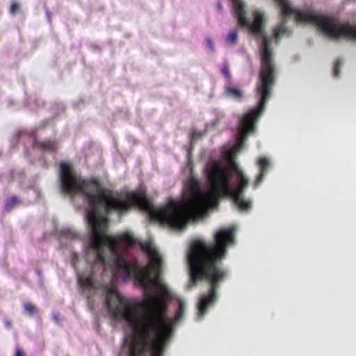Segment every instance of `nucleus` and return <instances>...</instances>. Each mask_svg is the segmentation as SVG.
Returning a JSON list of instances; mask_svg holds the SVG:
<instances>
[{
	"label": "nucleus",
	"mask_w": 356,
	"mask_h": 356,
	"mask_svg": "<svg viewBox=\"0 0 356 356\" xmlns=\"http://www.w3.org/2000/svg\"><path fill=\"white\" fill-rule=\"evenodd\" d=\"M230 170L236 182L234 187L231 184L230 172L221 161H211L205 168L211 188L210 193L202 191L198 180L191 177L184 186V198L181 201L170 200L162 209H155L145 194L136 191L127 192L124 199L114 196L99 180L81 179L75 174L70 163L63 161L60 163V190L71 196L81 194L87 199L92 209L87 216L92 228L90 248L96 252V261L105 264L107 260L105 248L110 243L113 250L115 242L112 236L105 235L106 225L105 219L99 214L102 209L106 215L113 212L122 215L133 208H138L149 213L162 225L172 229H182L188 218L204 216L218 198H232L238 209V165L231 163Z\"/></svg>",
	"instance_id": "f257e3e1"
},
{
	"label": "nucleus",
	"mask_w": 356,
	"mask_h": 356,
	"mask_svg": "<svg viewBox=\"0 0 356 356\" xmlns=\"http://www.w3.org/2000/svg\"><path fill=\"white\" fill-rule=\"evenodd\" d=\"M141 250L149 257V264L142 266L138 260L127 261L120 257L115 261L117 270L132 276L136 285L145 294L143 301L129 300L122 296L115 287L106 286V305L110 314L115 318L124 320L134 329H139L141 322L154 319L158 321L157 329H173L172 323L167 315L168 305L165 298L168 291L160 281L161 258L152 245L140 242Z\"/></svg>",
	"instance_id": "f03ea898"
},
{
	"label": "nucleus",
	"mask_w": 356,
	"mask_h": 356,
	"mask_svg": "<svg viewBox=\"0 0 356 356\" xmlns=\"http://www.w3.org/2000/svg\"><path fill=\"white\" fill-rule=\"evenodd\" d=\"M234 228L221 229L216 233L214 243L196 240L191 245L188 255L191 278L187 289L191 290L201 280L210 284L209 291L199 299L197 317L200 319L214 305L219 286L227 276V270L222 267V261L226 257L228 245L234 242Z\"/></svg>",
	"instance_id": "7ed1b4c3"
},
{
	"label": "nucleus",
	"mask_w": 356,
	"mask_h": 356,
	"mask_svg": "<svg viewBox=\"0 0 356 356\" xmlns=\"http://www.w3.org/2000/svg\"><path fill=\"white\" fill-rule=\"evenodd\" d=\"M281 7L282 24L273 29L275 38L278 40L287 32L286 19L291 15L295 17L297 23L310 24L316 26L327 37L332 39L345 38L356 41V26L340 23L337 17L312 12H305L289 5L288 0H275Z\"/></svg>",
	"instance_id": "20e7f679"
},
{
	"label": "nucleus",
	"mask_w": 356,
	"mask_h": 356,
	"mask_svg": "<svg viewBox=\"0 0 356 356\" xmlns=\"http://www.w3.org/2000/svg\"><path fill=\"white\" fill-rule=\"evenodd\" d=\"M139 329H134L129 346V356H163L165 346L170 341L173 329H157L158 321L149 319L141 322Z\"/></svg>",
	"instance_id": "39448f33"
},
{
	"label": "nucleus",
	"mask_w": 356,
	"mask_h": 356,
	"mask_svg": "<svg viewBox=\"0 0 356 356\" xmlns=\"http://www.w3.org/2000/svg\"><path fill=\"white\" fill-rule=\"evenodd\" d=\"M234 10L237 17L238 25L242 28H247L254 35H261L262 38H268L264 33L265 19L264 15L258 10L252 13L254 20L252 22L245 17V6L241 0H231Z\"/></svg>",
	"instance_id": "423d86ee"
},
{
	"label": "nucleus",
	"mask_w": 356,
	"mask_h": 356,
	"mask_svg": "<svg viewBox=\"0 0 356 356\" xmlns=\"http://www.w3.org/2000/svg\"><path fill=\"white\" fill-rule=\"evenodd\" d=\"M112 240L114 241V250H113L111 245L108 243L107 248L110 250L111 254L115 257L114 262L120 257H124L120 254L121 249L126 247H131L135 243V239L132 234L124 233L118 236H113Z\"/></svg>",
	"instance_id": "0eeeda50"
},
{
	"label": "nucleus",
	"mask_w": 356,
	"mask_h": 356,
	"mask_svg": "<svg viewBox=\"0 0 356 356\" xmlns=\"http://www.w3.org/2000/svg\"><path fill=\"white\" fill-rule=\"evenodd\" d=\"M260 172L254 183V188H257L263 181L270 165L269 161L266 158H261L258 161Z\"/></svg>",
	"instance_id": "6e6552de"
},
{
	"label": "nucleus",
	"mask_w": 356,
	"mask_h": 356,
	"mask_svg": "<svg viewBox=\"0 0 356 356\" xmlns=\"http://www.w3.org/2000/svg\"><path fill=\"white\" fill-rule=\"evenodd\" d=\"M33 145L34 147L38 148L43 152H54L58 148L57 143L54 140H47L39 141L37 139L33 140Z\"/></svg>",
	"instance_id": "1a4fd4ad"
},
{
	"label": "nucleus",
	"mask_w": 356,
	"mask_h": 356,
	"mask_svg": "<svg viewBox=\"0 0 356 356\" xmlns=\"http://www.w3.org/2000/svg\"><path fill=\"white\" fill-rule=\"evenodd\" d=\"M77 278L78 282L83 289L90 290L96 289L95 281L93 279L92 275L84 277L83 275L79 273L77 275Z\"/></svg>",
	"instance_id": "9d476101"
},
{
	"label": "nucleus",
	"mask_w": 356,
	"mask_h": 356,
	"mask_svg": "<svg viewBox=\"0 0 356 356\" xmlns=\"http://www.w3.org/2000/svg\"><path fill=\"white\" fill-rule=\"evenodd\" d=\"M225 94H226V95H227L234 99H236V100H241L243 97L242 92L239 89L235 88H232V87L226 88H225Z\"/></svg>",
	"instance_id": "9b49d317"
},
{
	"label": "nucleus",
	"mask_w": 356,
	"mask_h": 356,
	"mask_svg": "<svg viewBox=\"0 0 356 356\" xmlns=\"http://www.w3.org/2000/svg\"><path fill=\"white\" fill-rule=\"evenodd\" d=\"M184 314V304L183 302L179 301V307L177 310L175 312V316H174V321L175 323H178L183 318Z\"/></svg>",
	"instance_id": "f8f14e48"
},
{
	"label": "nucleus",
	"mask_w": 356,
	"mask_h": 356,
	"mask_svg": "<svg viewBox=\"0 0 356 356\" xmlns=\"http://www.w3.org/2000/svg\"><path fill=\"white\" fill-rule=\"evenodd\" d=\"M226 42L231 44H235L238 40V31L236 29L232 30L226 37Z\"/></svg>",
	"instance_id": "ddd939ff"
},
{
	"label": "nucleus",
	"mask_w": 356,
	"mask_h": 356,
	"mask_svg": "<svg viewBox=\"0 0 356 356\" xmlns=\"http://www.w3.org/2000/svg\"><path fill=\"white\" fill-rule=\"evenodd\" d=\"M20 200L16 196L11 197L6 204L5 209L6 211H10L14 207L20 203Z\"/></svg>",
	"instance_id": "4468645a"
},
{
	"label": "nucleus",
	"mask_w": 356,
	"mask_h": 356,
	"mask_svg": "<svg viewBox=\"0 0 356 356\" xmlns=\"http://www.w3.org/2000/svg\"><path fill=\"white\" fill-rule=\"evenodd\" d=\"M24 308L27 314L29 315H33L37 313L38 309L35 305H33L31 302H25L24 304Z\"/></svg>",
	"instance_id": "2eb2a0df"
},
{
	"label": "nucleus",
	"mask_w": 356,
	"mask_h": 356,
	"mask_svg": "<svg viewBox=\"0 0 356 356\" xmlns=\"http://www.w3.org/2000/svg\"><path fill=\"white\" fill-rule=\"evenodd\" d=\"M343 62L341 59H337L334 65L333 68V76L334 77H339L340 74L341 67L342 66Z\"/></svg>",
	"instance_id": "dca6fc26"
},
{
	"label": "nucleus",
	"mask_w": 356,
	"mask_h": 356,
	"mask_svg": "<svg viewBox=\"0 0 356 356\" xmlns=\"http://www.w3.org/2000/svg\"><path fill=\"white\" fill-rule=\"evenodd\" d=\"M221 73L228 80L231 79V73L229 71V67L227 63H225L221 69Z\"/></svg>",
	"instance_id": "f3484780"
},
{
	"label": "nucleus",
	"mask_w": 356,
	"mask_h": 356,
	"mask_svg": "<svg viewBox=\"0 0 356 356\" xmlns=\"http://www.w3.org/2000/svg\"><path fill=\"white\" fill-rule=\"evenodd\" d=\"M204 135V132L193 131L191 138V144L193 145L198 138H201Z\"/></svg>",
	"instance_id": "a211bd4d"
},
{
	"label": "nucleus",
	"mask_w": 356,
	"mask_h": 356,
	"mask_svg": "<svg viewBox=\"0 0 356 356\" xmlns=\"http://www.w3.org/2000/svg\"><path fill=\"white\" fill-rule=\"evenodd\" d=\"M20 10V5L17 2H13L12 3L10 8V13L12 15H15L17 12H19Z\"/></svg>",
	"instance_id": "6ab92c4d"
},
{
	"label": "nucleus",
	"mask_w": 356,
	"mask_h": 356,
	"mask_svg": "<svg viewBox=\"0 0 356 356\" xmlns=\"http://www.w3.org/2000/svg\"><path fill=\"white\" fill-rule=\"evenodd\" d=\"M79 261V257L76 252H72V264L74 268H76L77 263Z\"/></svg>",
	"instance_id": "aec40b11"
},
{
	"label": "nucleus",
	"mask_w": 356,
	"mask_h": 356,
	"mask_svg": "<svg viewBox=\"0 0 356 356\" xmlns=\"http://www.w3.org/2000/svg\"><path fill=\"white\" fill-rule=\"evenodd\" d=\"M15 356H26V354L24 353L22 348L17 347L15 350Z\"/></svg>",
	"instance_id": "412c9836"
},
{
	"label": "nucleus",
	"mask_w": 356,
	"mask_h": 356,
	"mask_svg": "<svg viewBox=\"0 0 356 356\" xmlns=\"http://www.w3.org/2000/svg\"><path fill=\"white\" fill-rule=\"evenodd\" d=\"M65 235L67 237H72L73 238H77L79 236L78 234H76L75 233H72V232H71L70 231L65 232Z\"/></svg>",
	"instance_id": "4be33fe9"
},
{
	"label": "nucleus",
	"mask_w": 356,
	"mask_h": 356,
	"mask_svg": "<svg viewBox=\"0 0 356 356\" xmlns=\"http://www.w3.org/2000/svg\"><path fill=\"white\" fill-rule=\"evenodd\" d=\"M218 8L220 10V9H222V5H221V3H218Z\"/></svg>",
	"instance_id": "5701e85b"
},
{
	"label": "nucleus",
	"mask_w": 356,
	"mask_h": 356,
	"mask_svg": "<svg viewBox=\"0 0 356 356\" xmlns=\"http://www.w3.org/2000/svg\"><path fill=\"white\" fill-rule=\"evenodd\" d=\"M208 43H209V44L210 46H211V45H212V41H211V39L208 40Z\"/></svg>",
	"instance_id": "b1692460"
},
{
	"label": "nucleus",
	"mask_w": 356,
	"mask_h": 356,
	"mask_svg": "<svg viewBox=\"0 0 356 356\" xmlns=\"http://www.w3.org/2000/svg\"><path fill=\"white\" fill-rule=\"evenodd\" d=\"M54 318H55L57 321H58V316H54Z\"/></svg>",
	"instance_id": "393cba45"
},
{
	"label": "nucleus",
	"mask_w": 356,
	"mask_h": 356,
	"mask_svg": "<svg viewBox=\"0 0 356 356\" xmlns=\"http://www.w3.org/2000/svg\"><path fill=\"white\" fill-rule=\"evenodd\" d=\"M6 325H7L8 327H10L11 326V324H10V323H8H8H6Z\"/></svg>",
	"instance_id": "a878e982"
}]
</instances>
